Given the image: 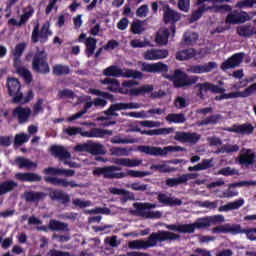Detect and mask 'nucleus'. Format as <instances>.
<instances>
[{"instance_id": "f257e3e1", "label": "nucleus", "mask_w": 256, "mask_h": 256, "mask_svg": "<svg viewBox=\"0 0 256 256\" xmlns=\"http://www.w3.org/2000/svg\"><path fill=\"white\" fill-rule=\"evenodd\" d=\"M180 237L181 236L177 233L159 231L152 233L147 240L139 239L128 242V247L134 250L149 249V247H155L158 241H177Z\"/></svg>"}, {"instance_id": "f03ea898", "label": "nucleus", "mask_w": 256, "mask_h": 256, "mask_svg": "<svg viewBox=\"0 0 256 256\" xmlns=\"http://www.w3.org/2000/svg\"><path fill=\"white\" fill-rule=\"evenodd\" d=\"M211 227L208 216L198 218L192 224H167L166 229L175 231L176 233H195V229H207Z\"/></svg>"}, {"instance_id": "7ed1b4c3", "label": "nucleus", "mask_w": 256, "mask_h": 256, "mask_svg": "<svg viewBox=\"0 0 256 256\" xmlns=\"http://www.w3.org/2000/svg\"><path fill=\"white\" fill-rule=\"evenodd\" d=\"M25 47H27L26 43L17 44L12 50V55L14 56V67L16 68V73H18L20 77H23L26 83H31V80L33 79L31 72L27 68H25V66L21 65L20 57L21 55H23Z\"/></svg>"}, {"instance_id": "20e7f679", "label": "nucleus", "mask_w": 256, "mask_h": 256, "mask_svg": "<svg viewBox=\"0 0 256 256\" xmlns=\"http://www.w3.org/2000/svg\"><path fill=\"white\" fill-rule=\"evenodd\" d=\"M103 75L106 77H125V78H132V79H143V73L125 69L122 70L119 66L112 65L103 70Z\"/></svg>"}, {"instance_id": "39448f33", "label": "nucleus", "mask_w": 256, "mask_h": 256, "mask_svg": "<svg viewBox=\"0 0 256 256\" xmlns=\"http://www.w3.org/2000/svg\"><path fill=\"white\" fill-rule=\"evenodd\" d=\"M137 149L140 153H145V155H152L154 157H165V155H169V153L183 150L181 146H166L164 148L156 146H138Z\"/></svg>"}, {"instance_id": "423d86ee", "label": "nucleus", "mask_w": 256, "mask_h": 256, "mask_svg": "<svg viewBox=\"0 0 256 256\" xmlns=\"http://www.w3.org/2000/svg\"><path fill=\"white\" fill-rule=\"evenodd\" d=\"M136 212L141 217H145L146 219H161L163 217V213L161 211H153L151 209H156L157 204L153 203H139L134 204Z\"/></svg>"}, {"instance_id": "0eeeda50", "label": "nucleus", "mask_w": 256, "mask_h": 256, "mask_svg": "<svg viewBox=\"0 0 256 256\" xmlns=\"http://www.w3.org/2000/svg\"><path fill=\"white\" fill-rule=\"evenodd\" d=\"M32 69L36 73H49V63H47V53L45 50H39L33 57Z\"/></svg>"}, {"instance_id": "6e6552de", "label": "nucleus", "mask_w": 256, "mask_h": 256, "mask_svg": "<svg viewBox=\"0 0 256 256\" xmlns=\"http://www.w3.org/2000/svg\"><path fill=\"white\" fill-rule=\"evenodd\" d=\"M129 109H141V104L137 102H120L112 104L107 111H105L106 115H110L111 117H117V111H127Z\"/></svg>"}, {"instance_id": "1a4fd4ad", "label": "nucleus", "mask_w": 256, "mask_h": 256, "mask_svg": "<svg viewBox=\"0 0 256 256\" xmlns=\"http://www.w3.org/2000/svg\"><path fill=\"white\" fill-rule=\"evenodd\" d=\"M118 171L119 168H117V166H107L102 168H96L93 171V175H103L105 179H123L125 175L123 174V172Z\"/></svg>"}, {"instance_id": "9d476101", "label": "nucleus", "mask_w": 256, "mask_h": 256, "mask_svg": "<svg viewBox=\"0 0 256 256\" xmlns=\"http://www.w3.org/2000/svg\"><path fill=\"white\" fill-rule=\"evenodd\" d=\"M8 93L12 99V103L23 101V93H21V83L15 78H9L7 82Z\"/></svg>"}, {"instance_id": "9b49d317", "label": "nucleus", "mask_w": 256, "mask_h": 256, "mask_svg": "<svg viewBox=\"0 0 256 256\" xmlns=\"http://www.w3.org/2000/svg\"><path fill=\"white\" fill-rule=\"evenodd\" d=\"M141 71L144 73H165L169 71V66L162 62L156 63H147V62H139L138 63Z\"/></svg>"}, {"instance_id": "f8f14e48", "label": "nucleus", "mask_w": 256, "mask_h": 256, "mask_svg": "<svg viewBox=\"0 0 256 256\" xmlns=\"http://www.w3.org/2000/svg\"><path fill=\"white\" fill-rule=\"evenodd\" d=\"M142 57L145 61H159L161 59H167V57H169V51L165 49L151 48L144 51Z\"/></svg>"}, {"instance_id": "ddd939ff", "label": "nucleus", "mask_w": 256, "mask_h": 256, "mask_svg": "<svg viewBox=\"0 0 256 256\" xmlns=\"http://www.w3.org/2000/svg\"><path fill=\"white\" fill-rule=\"evenodd\" d=\"M105 105H107V100L101 99V98H96L93 101L86 102L84 110L70 116L68 118V121L71 122V121H75L77 119H81V117H83V115H85V113H87V110L91 109V107H93V106L103 108V107H105Z\"/></svg>"}, {"instance_id": "4468645a", "label": "nucleus", "mask_w": 256, "mask_h": 256, "mask_svg": "<svg viewBox=\"0 0 256 256\" xmlns=\"http://www.w3.org/2000/svg\"><path fill=\"white\" fill-rule=\"evenodd\" d=\"M211 9H216L217 11H221V10L231 11V6L222 5V6H217V7H209L205 4H203V5L199 6L198 9L192 13V17L190 18V23L199 21V19H201V17L203 16V13L210 11Z\"/></svg>"}, {"instance_id": "2eb2a0df", "label": "nucleus", "mask_w": 256, "mask_h": 256, "mask_svg": "<svg viewBox=\"0 0 256 256\" xmlns=\"http://www.w3.org/2000/svg\"><path fill=\"white\" fill-rule=\"evenodd\" d=\"M51 35V31H49V23H45L39 33V25H36L33 32H32V41L37 43L40 41L41 43H45L47 38Z\"/></svg>"}, {"instance_id": "dca6fc26", "label": "nucleus", "mask_w": 256, "mask_h": 256, "mask_svg": "<svg viewBox=\"0 0 256 256\" xmlns=\"http://www.w3.org/2000/svg\"><path fill=\"white\" fill-rule=\"evenodd\" d=\"M51 153L55 155V157H59L61 161H64L65 165H69L70 167H77V164L73 162L67 161V159H71V154L65 149L63 146H52Z\"/></svg>"}, {"instance_id": "f3484780", "label": "nucleus", "mask_w": 256, "mask_h": 256, "mask_svg": "<svg viewBox=\"0 0 256 256\" xmlns=\"http://www.w3.org/2000/svg\"><path fill=\"white\" fill-rule=\"evenodd\" d=\"M174 139L180 143H197L201 139V135L193 132H176Z\"/></svg>"}, {"instance_id": "a211bd4d", "label": "nucleus", "mask_w": 256, "mask_h": 256, "mask_svg": "<svg viewBox=\"0 0 256 256\" xmlns=\"http://www.w3.org/2000/svg\"><path fill=\"white\" fill-rule=\"evenodd\" d=\"M250 19L251 15H249L247 12L233 11L228 14L226 18V23L236 25L237 23H245V21H250Z\"/></svg>"}, {"instance_id": "6ab92c4d", "label": "nucleus", "mask_w": 256, "mask_h": 256, "mask_svg": "<svg viewBox=\"0 0 256 256\" xmlns=\"http://www.w3.org/2000/svg\"><path fill=\"white\" fill-rule=\"evenodd\" d=\"M205 55H207V52H197L195 49L190 48L179 51L176 54V59H178V61H187L189 59H193V57H197L199 59L201 57H205Z\"/></svg>"}, {"instance_id": "aec40b11", "label": "nucleus", "mask_w": 256, "mask_h": 256, "mask_svg": "<svg viewBox=\"0 0 256 256\" xmlns=\"http://www.w3.org/2000/svg\"><path fill=\"white\" fill-rule=\"evenodd\" d=\"M213 69H217V63L215 62H208L203 65H194L190 66L187 69L188 73H194V74H203V73H211Z\"/></svg>"}, {"instance_id": "412c9836", "label": "nucleus", "mask_w": 256, "mask_h": 256, "mask_svg": "<svg viewBox=\"0 0 256 256\" xmlns=\"http://www.w3.org/2000/svg\"><path fill=\"white\" fill-rule=\"evenodd\" d=\"M243 57H245V54L243 53L233 55L231 58L222 63V71H227V69H234V67H239L241 63H243Z\"/></svg>"}, {"instance_id": "4be33fe9", "label": "nucleus", "mask_w": 256, "mask_h": 256, "mask_svg": "<svg viewBox=\"0 0 256 256\" xmlns=\"http://www.w3.org/2000/svg\"><path fill=\"white\" fill-rule=\"evenodd\" d=\"M69 226L63 222L57 220H50L48 227L47 226H38L36 229L37 231H44L47 233L49 229L51 231H69Z\"/></svg>"}, {"instance_id": "5701e85b", "label": "nucleus", "mask_w": 256, "mask_h": 256, "mask_svg": "<svg viewBox=\"0 0 256 256\" xmlns=\"http://www.w3.org/2000/svg\"><path fill=\"white\" fill-rule=\"evenodd\" d=\"M113 135V130H105L101 128H94L91 131H85L82 133V137H87L88 139H103L104 137Z\"/></svg>"}, {"instance_id": "b1692460", "label": "nucleus", "mask_w": 256, "mask_h": 256, "mask_svg": "<svg viewBox=\"0 0 256 256\" xmlns=\"http://www.w3.org/2000/svg\"><path fill=\"white\" fill-rule=\"evenodd\" d=\"M113 163L122 167H141L143 160L139 158H116Z\"/></svg>"}, {"instance_id": "393cba45", "label": "nucleus", "mask_w": 256, "mask_h": 256, "mask_svg": "<svg viewBox=\"0 0 256 256\" xmlns=\"http://www.w3.org/2000/svg\"><path fill=\"white\" fill-rule=\"evenodd\" d=\"M212 233H232L233 235H237V233H241V226L234 224H224L215 228H212Z\"/></svg>"}, {"instance_id": "a878e982", "label": "nucleus", "mask_w": 256, "mask_h": 256, "mask_svg": "<svg viewBox=\"0 0 256 256\" xmlns=\"http://www.w3.org/2000/svg\"><path fill=\"white\" fill-rule=\"evenodd\" d=\"M196 88L199 89L200 95L201 93H207V91H211V93H220L223 95V93L226 91L225 88L209 82L197 84Z\"/></svg>"}, {"instance_id": "bb28decb", "label": "nucleus", "mask_w": 256, "mask_h": 256, "mask_svg": "<svg viewBox=\"0 0 256 256\" xmlns=\"http://www.w3.org/2000/svg\"><path fill=\"white\" fill-rule=\"evenodd\" d=\"M33 10L31 8H27L23 15H21L18 19L11 18L8 20V25H13L15 27H21V25H25L27 21H29V17L33 15Z\"/></svg>"}, {"instance_id": "cd10ccee", "label": "nucleus", "mask_w": 256, "mask_h": 256, "mask_svg": "<svg viewBox=\"0 0 256 256\" xmlns=\"http://www.w3.org/2000/svg\"><path fill=\"white\" fill-rule=\"evenodd\" d=\"M180 19H181V14L171 9L169 6L164 7L165 23H171V25H174V23H177V21H180Z\"/></svg>"}, {"instance_id": "c85d7f7f", "label": "nucleus", "mask_w": 256, "mask_h": 256, "mask_svg": "<svg viewBox=\"0 0 256 256\" xmlns=\"http://www.w3.org/2000/svg\"><path fill=\"white\" fill-rule=\"evenodd\" d=\"M243 205H245V199L239 198L238 200H235L223 206H220L218 208V211H220V213H223V212L227 213L228 211H235L237 209H241Z\"/></svg>"}, {"instance_id": "c756f323", "label": "nucleus", "mask_w": 256, "mask_h": 256, "mask_svg": "<svg viewBox=\"0 0 256 256\" xmlns=\"http://www.w3.org/2000/svg\"><path fill=\"white\" fill-rule=\"evenodd\" d=\"M173 81L175 87H185L187 86V75L185 72L176 70L172 76L169 77Z\"/></svg>"}, {"instance_id": "7c9ffc66", "label": "nucleus", "mask_w": 256, "mask_h": 256, "mask_svg": "<svg viewBox=\"0 0 256 256\" xmlns=\"http://www.w3.org/2000/svg\"><path fill=\"white\" fill-rule=\"evenodd\" d=\"M49 197L52 199V201H60V203L63 204L69 203L71 201L69 194H65L61 190H50Z\"/></svg>"}, {"instance_id": "2f4dec72", "label": "nucleus", "mask_w": 256, "mask_h": 256, "mask_svg": "<svg viewBox=\"0 0 256 256\" xmlns=\"http://www.w3.org/2000/svg\"><path fill=\"white\" fill-rule=\"evenodd\" d=\"M13 115L18 118L19 123H27L29 115H31V109L18 107L13 110Z\"/></svg>"}, {"instance_id": "473e14b6", "label": "nucleus", "mask_w": 256, "mask_h": 256, "mask_svg": "<svg viewBox=\"0 0 256 256\" xmlns=\"http://www.w3.org/2000/svg\"><path fill=\"white\" fill-rule=\"evenodd\" d=\"M158 201L159 203H164V205H169L170 207H173L175 205H183V201L179 198L170 197L167 194H158Z\"/></svg>"}, {"instance_id": "72a5a7b5", "label": "nucleus", "mask_w": 256, "mask_h": 256, "mask_svg": "<svg viewBox=\"0 0 256 256\" xmlns=\"http://www.w3.org/2000/svg\"><path fill=\"white\" fill-rule=\"evenodd\" d=\"M45 197V193L33 191L25 192L23 195V198L27 203H39V201H43Z\"/></svg>"}, {"instance_id": "f704fd0d", "label": "nucleus", "mask_w": 256, "mask_h": 256, "mask_svg": "<svg viewBox=\"0 0 256 256\" xmlns=\"http://www.w3.org/2000/svg\"><path fill=\"white\" fill-rule=\"evenodd\" d=\"M256 155L253 150L248 149L246 152L240 154L239 163L240 165H253L255 163Z\"/></svg>"}, {"instance_id": "c9c22d12", "label": "nucleus", "mask_w": 256, "mask_h": 256, "mask_svg": "<svg viewBox=\"0 0 256 256\" xmlns=\"http://www.w3.org/2000/svg\"><path fill=\"white\" fill-rule=\"evenodd\" d=\"M133 85H139V82L135 80L124 81L120 86L121 95H130V97H135V94H132L135 89L133 88Z\"/></svg>"}, {"instance_id": "e433bc0d", "label": "nucleus", "mask_w": 256, "mask_h": 256, "mask_svg": "<svg viewBox=\"0 0 256 256\" xmlns=\"http://www.w3.org/2000/svg\"><path fill=\"white\" fill-rule=\"evenodd\" d=\"M227 131L240 133L241 135H249L253 133V126L251 124L235 125L232 128H228Z\"/></svg>"}, {"instance_id": "4c0bfd02", "label": "nucleus", "mask_w": 256, "mask_h": 256, "mask_svg": "<svg viewBox=\"0 0 256 256\" xmlns=\"http://www.w3.org/2000/svg\"><path fill=\"white\" fill-rule=\"evenodd\" d=\"M103 85H108V91H112L113 93H120L121 91V84L119 80L113 78H106L101 80Z\"/></svg>"}, {"instance_id": "58836bf2", "label": "nucleus", "mask_w": 256, "mask_h": 256, "mask_svg": "<svg viewBox=\"0 0 256 256\" xmlns=\"http://www.w3.org/2000/svg\"><path fill=\"white\" fill-rule=\"evenodd\" d=\"M155 87L151 84H144L140 87H136L132 90V95L134 97H139V95H149L150 93H153Z\"/></svg>"}, {"instance_id": "ea45409f", "label": "nucleus", "mask_w": 256, "mask_h": 256, "mask_svg": "<svg viewBox=\"0 0 256 256\" xmlns=\"http://www.w3.org/2000/svg\"><path fill=\"white\" fill-rule=\"evenodd\" d=\"M88 153H90V155H105L107 150H105V146L103 144L90 141Z\"/></svg>"}, {"instance_id": "a19ab883", "label": "nucleus", "mask_w": 256, "mask_h": 256, "mask_svg": "<svg viewBox=\"0 0 256 256\" xmlns=\"http://www.w3.org/2000/svg\"><path fill=\"white\" fill-rule=\"evenodd\" d=\"M15 165H17L20 169H35L37 167V163L33 162L24 157H18L15 159Z\"/></svg>"}, {"instance_id": "79ce46f5", "label": "nucleus", "mask_w": 256, "mask_h": 256, "mask_svg": "<svg viewBox=\"0 0 256 256\" xmlns=\"http://www.w3.org/2000/svg\"><path fill=\"white\" fill-rule=\"evenodd\" d=\"M15 178L18 181H29V182H37L41 181V176L35 173H17Z\"/></svg>"}, {"instance_id": "37998d69", "label": "nucleus", "mask_w": 256, "mask_h": 256, "mask_svg": "<svg viewBox=\"0 0 256 256\" xmlns=\"http://www.w3.org/2000/svg\"><path fill=\"white\" fill-rule=\"evenodd\" d=\"M155 41L157 45H167L169 41V30L162 28L158 31Z\"/></svg>"}, {"instance_id": "c03bdc74", "label": "nucleus", "mask_w": 256, "mask_h": 256, "mask_svg": "<svg viewBox=\"0 0 256 256\" xmlns=\"http://www.w3.org/2000/svg\"><path fill=\"white\" fill-rule=\"evenodd\" d=\"M237 33L240 37H251L255 33V28L251 24L239 26Z\"/></svg>"}, {"instance_id": "a18cd8bd", "label": "nucleus", "mask_w": 256, "mask_h": 256, "mask_svg": "<svg viewBox=\"0 0 256 256\" xmlns=\"http://www.w3.org/2000/svg\"><path fill=\"white\" fill-rule=\"evenodd\" d=\"M210 167H213V159H204L201 163L195 166H190L188 171H205V169H209Z\"/></svg>"}, {"instance_id": "49530a36", "label": "nucleus", "mask_w": 256, "mask_h": 256, "mask_svg": "<svg viewBox=\"0 0 256 256\" xmlns=\"http://www.w3.org/2000/svg\"><path fill=\"white\" fill-rule=\"evenodd\" d=\"M153 171H159L160 173H173V171H177V168H173L167 163L162 162L160 164H154L150 167Z\"/></svg>"}, {"instance_id": "de8ad7c7", "label": "nucleus", "mask_w": 256, "mask_h": 256, "mask_svg": "<svg viewBox=\"0 0 256 256\" xmlns=\"http://www.w3.org/2000/svg\"><path fill=\"white\" fill-rule=\"evenodd\" d=\"M123 179H125V177H133L141 179L143 177H149V175H151L150 172L147 171H139V170H127L126 172H123Z\"/></svg>"}, {"instance_id": "09e8293b", "label": "nucleus", "mask_w": 256, "mask_h": 256, "mask_svg": "<svg viewBox=\"0 0 256 256\" xmlns=\"http://www.w3.org/2000/svg\"><path fill=\"white\" fill-rule=\"evenodd\" d=\"M133 149L129 148H123V147H112L110 148L111 155H114L116 157H127L129 156V153H131Z\"/></svg>"}, {"instance_id": "8fccbe9b", "label": "nucleus", "mask_w": 256, "mask_h": 256, "mask_svg": "<svg viewBox=\"0 0 256 256\" xmlns=\"http://www.w3.org/2000/svg\"><path fill=\"white\" fill-rule=\"evenodd\" d=\"M221 119H222L221 115L216 114V115L209 116L202 121L197 122L196 125H198V127H203V125H215V123H219Z\"/></svg>"}, {"instance_id": "3c124183", "label": "nucleus", "mask_w": 256, "mask_h": 256, "mask_svg": "<svg viewBox=\"0 0 256 256\" xmlns=\"http://www.w3.org/2000/svg\"><path fill=\"white\" fill-rule=\"evenodd\" d=\"M85 45H86V53L88 57H91V55L95 53V49L97 48V39L93 37H88L86 38Z\"/></svg>"}, {"instance_id": "603ef678", "label": "nucleus", "mask_w": 256, "mask_h": 256, "mask_svg": "<svg viewBox=\"0 0 256 256\" xmlns=\"http://www.w3.org/2000/svg\"><path fill=\"white\" fill-rule=\"evenodd\" d=\"M17 187V183L14 181H7L0 184V195H5V193H9L13 191Z\"/></svg>"}, {"instance_id": "864d4df0", "label": "nucleus", "mask_w": 256, "mask_h": 256, "mask_svg": "<svg viewBox=\"0 0 256 256\" xmlns=\"http://www.w3.org/2000/svg\"><path fill=\"white\" fill-rule=\"evenodd\" d=\"M111 143H113L114 145H127V144H131V143H137V139L135 138H121L119 136H115L114 138L111 139Z\"/></svg>"}, {"instance_id": "5fc2aeb1", "label": "nucleus", "mask_w": 256, "mask_h": 256, "mask_svg": "<svg viewBox=\"0 0 256 256\" xmlns=\"http://www.w3.org/2000/svg\"><path fill=\"white\" fill-rule=\"evenodd\" d=\"M63 133H66L69 137H73L75 135H81V137H83V133H85V131L81 127H68L63 129Z\"/></svg>"}, {"instance_id": "6e6d98bb", "label": "nucleus", "mask_w": 256, "mask_h": 256, "mask_svg": "<svg viewBox=\"0 0 256 256\" xmlns=\"http://www.w3.org/2000/svg\"><path fill=\"white\" fill-rule=\"evenodd\" d=\"M168 123H185V115L183 114H168L166 116Z\"/></svg>"}, {"instance_id": "4d7b16f0", "label": "nucleus", "mask_w": 256, "mask_h": 256, "mask_svg": "<svg viewBox=\"0 0 256 256\" xmlns=\"http://www.w3.org/2000/svg\"><path fill=\"white\" fill-rule=\"evenodd\" d=\"M237 151H239V146L237 144H226L221 148H218L216 153H237Z\"/></svg>"}, {"instance_id": "13d9d810", "label": "nucleus", "mask_w": 256, "mask_h": 256, "mask_svg": "<svg viewBox=\"0 0 256 256\" xmlns=\"http://www.w3.org/2000/svg\"><path fill=\"white\" fill-rule=\"evenodd\" d=\"M196 205H198V207H203L204 209H210L213 210L217 207V205H219V200H215L213 202L206 200V201H197Z\"/></svg>"}, {"instance_id": "bf43d9fd", "label": "nucleus", "mask_w": 256, "mask_h": 256, "mask_svg": "<svg viewBox=\"0 0 256 256\" xmlns=\"http://www.w3.org/2000/svg\"><path fill=\"white\" fill-rule=\"evenodd\" d=\"M245 97L243 91L231 92V93H223L220 97H216L217 100L221 99H239Z\"/></svg>"}, {"instance_id": "052dcab7", "label": "nucleus", "mask_w": 256, "mask_h": 256, "mask_svg": "<svg viewBox=\"0 0 256 256\" xmlns=\"http://www.w3.org/2000/svg\"><path fill=\"white\" fill-rule=\"evenodd\" d=\"M197 39H199V35H197L195 32H186L184 35L186 45H193V43L197 42Z\"/></svg>"}, {"instance_id": "680f3d73", "label": "nucleus", "mask_w": 256, "mask_h": 256, "mask_svg": "<svg viewBox=\"0 0 256 256\" xmlns=\"http://www.w3.org/2000/svg\"><path fill=\"white\" fill-rule=\"evenodd\" d=\"M131 31L134 33V35H141L142 31H145V28L143 27V22L137 20L134 21L131 25Z\"/></svg>"}, {"instance_id": "e2e57ef3", "label": "nucleus", "mask_w": 256, "mask_h": 256, "mask_svg": "<svg viewBox=\"0 0 256 256\" xmlns=\"http://www.w3.org/2000/svg\"><path fill=\"white\" fill-rule=\"evenodd\" d=\"M208 217V223L211 227V225H217V223H225V216L221 214L213 215V216H207Z\"/></svg>"}, {"instance_id": "0e129e2a", "label": "nucleus", "mask_w": 256, "mask_h": 256, "mask_svg": "<svg viewBox=\"0 0 256 256\" xmlns=\"http://www.w3.org/2000/svg\"><path fill=\"white\" fill-rule=\"evenodd\" d=\"M130 46L133 47L134 49H137V48L141 49L143 47H151V42L134 39L130 42Z\"/></svg>"}, {"instance_id": "69168bd1", "label": "nucleus", "mask_w": 256, "mask_h": 256, "mask_svg": "<svg viewBox=\"0 0 256 256\" xmlns=\"http://www.w3.org/2000/svg\"><path fill=\"white\" fill-rule=\"evenodd\" d=\"M54 75H67L69 73V67L57 64L53 67Z\"/></svg>"}, {"instance_id": "338daca9", "label": "nucleus", "mask_w": 256, "mask_h": 256, "mask_svg": "<svg viewBox=\"0 0 256 256\" xmlns=\"http://www.w3.org/2000/svg\"><path fill=\"white\" fill-rule=\"evenodd\" d=\"M183 183H185L183 181V176H180L178 178H168L166 180V185L168 187H177V185H183Z\"/></svg>"}, {"instance_id": "774afa93", "label": "nucleus", "mask_w": 256, "mask_h": 256, "mask_svg": "<svg viewBox=\"0 0 256 256\" xmlns=\"http://www.w3.org/2000/svg\"><path fill=\"white\" fill-rule=\"evenodd\" d=\"M256 0H241L236 4L238 9H245L247 7H255Z\"/></svg>"}]
</instances>
